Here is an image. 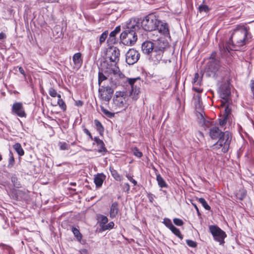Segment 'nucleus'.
<instances>
[{"label": "nucleus", "mask_w": 254, "mask_h": 254, "mask_svg": "<svg viewBox=\"0 0 254 254\" xmlns=\"http://www.w3.org/2000/svg\"><path fill=\"white\" fill-rule=\"evenodd\" d=\"M252 37L249 28L244 25H237L223 49L220 47V51L223 54L230 53V51H237V47H242L249 43Z\"/></svg>", "instance_id": "obj_1"}, {"label": "nucleus", "mask_w": 254, "mask_h": 254, "mask_svg": "<svg viewBox=\"0 0 254 254\" xmlns=\"http://www.w3.org/2000/svg\"><path fill=\"white\" fill-rule=\"evenodd\" d=\"M124 30L120 35L122 43L125 45H133L137 39V33L140 30V25L138 19L131 18L127 21Z\"/></svg>", "instance_id": "obj_2"}, {"label": "nucleus", "mask_w": 254, "mask_h": 254, "mask_svg": "<svg viewBox=\"0 0 254 254\" xmlns=\"http://www.w3.org/2000/svg\"><path fill=\"white\" fill-rule=\"evenodd\" d=\"M224 67L220 65L219 61L218 60H210L207 64L205 68L206 74L208 76L215 78L218 76H222V72Z\"/></svg>", "instance_id": "obj_3"}, {"label": "nucleus", "mask_w": 254, "mask_h": 254, "mask_svg": "<svg viewBox=\"0 0 254 254\" xmlns=\"http://www.w3.org/2000/svg\"><path fill=\"white\" fill-rule=\"evenodd\" d=\"M141 23V26L144 30L154 31L156 30L157 24L159 23V20L153 14H150L143 18Z\"/></svg>", "instance_id": "obj_4"}, {"label": "nucleus", "mask_w": 254, "mask_h": 254, "mask_svg": "<svg viewBox=\"0 0 254 254\" xmlns=\"http://www.w3.org/2000/svg\"><path fill=\"white\" fill-rule=\"evenodd\" d=\"M110 85L114 89L121 83V79L124 77V75L121 73L118 67L115 66L111 68L110 70Z\"/></svg>", "instance_id": "obj_5"}, {"label": "nucleus", "mask_w": 254, "mask_h": 254, "mask_svg": "<svg viewBox=\"0 0 254 254\" xmlns=\"http://www.w3.org/2000/svg\"><path fill=\"white\" fill-rule=\"evenodd\" d=\"M209 230L215 241L219 242L220 245L224 243V240L226 237L225 232L216 225H210Z\"/></svg>", "instance_id": "obj_6"}, {"label": "nucleus", "mask_w": 254, "mask_h": 254, "mask_svg": "<svg viewBox=\"0 0 254 254\" xmlns=\"http://www.w3.org/2000/svg\"><path fill=\"white\" fill-rule=\"evenodd\" d=\"M99 96L103 100L109 102L111 99L114 89L109 86H102L98 89Z\"/></svg>", "instance_id": "obj_7"}, {"label": "nucleus", "mask_w": 254, "mask_h": 254, "mask_svg": "<svg viewBox=\"0 0 254 254\" xmlns=\"http://www.w3.org/2000/svg\"><path fill=\"white\" fill-rule=\"evenodd\" d=\"M140 80V78L139 77L134 78L127 79L128 83L131 87L129 96L131 97L134 100H136L138 99V95L140 93V88L137 86V84H135L138 80Z\"/></svg>", "instance_id": "obj_8"}, {"label": "nucleus", "mask_w": 254, "mask_h": 254, "mask_svg": "<svg viewBox=\"0 0 254 254\" xmlns=\"http://www.w3.org/2000/svg\"><path fill=\"white\" fill-rule=\"evenodd\" d=\"M120 51L119 49L116 47L109 48L107 51L106 57L109 59L110 62L117 64L120 60Z\"/></svg>", "instance_id": "obj_9"}, {"label": "nucleus", "mask_w": 254, "mask_h": 254, "mask_svg": "<svg viewBox=\"0 0 254 254\" xmlns=\"http://www.w3.org/2000/svg\"><path fill=\"white\" fill-rule=\"evenodd\" d=\"M139 58V53L134 49H130L126 54V61L129 65H132L136 63Z\"/></svg>", "instance_id": "obj_10"}, {"label": "nucleus", "mask_w": 254, "mask_h": 254, "mask_svg": "<svg viewBox=\"0 0 254 254\" xmlns=\"http://www.w3.org/2000/svg\"><path fill=\"white\" fill-rule=\"evenodd\" d=\"M163 53V48L156 47L150 53L149 59L155 64H158L161 60Z\"/></svg>", "instance_id": "obj_11"}, {"label": "nucleus", "mask_w": 254, "mask_h": 254, "mask_svg": "<svg viewBox=\"0 0 254 254\" xmlns=\"http://www.w3.org/2000/svg\"><path fill=\"white\" fill-rule=\"evenodd\" d=\"M127 100L124 97V94L121 92H117L113 98V103L119 108H123L126 106Z\"/></svg>", "instance_id": "obj_12"}, {"label": "nucleus", "mask_w": 254, "mask_h": 254, "mask_svg": "<svg viewBox=\"0 0 254 254\" xmlns=\"http://www.w3.org/2000/svg\"><path fill=\"white\" fill-rule=\"evenodd\" d=\"M12 111L20 117H24L26 116L23 104L21 102H16L14 103L12 107Z\"/></svg>", "instance_id": "obj_13"}, {"label": "nucleus", "mask_w": 254, "mask_h": 254, "mask_svg": "<svg viewBox=\"0 0 254 254\" xmlns=\"http://www.w3.org/2000/svg\"><path fill=\"white\" fill-rule=\"evenodd\" d=\"M154 44L151 41L144 42L141 45V50L144 54L149 55L156 48Z\"/></svg>", "instance_id": "obj_14"}, {"label": "nucleus", "mask_w": 254, "mask_h": 254, "mask_svg": "<svg viewBox=\"0 0 254 254\" xmlns=\"http://www.w3.org/2000/svg\"><path fill=\"white\" fill-rule=\"evenodd\" d=\"M231 94L230 87L227 85H223L220 88V96L225 102L228 101Z\"/></svg>", "instance_id": "obj_15"}, {"label": "nucleus", "mask_w": 254, "mask_h": 254, "mask_svg": "<svg viewBox=\"0 0 254 254\" xmlns=\"http://www.w3.org/2000/svg\"><path fill=\"white\" fill-rule=\"evenodd\" d=\"M158 31L165 37H170V32L168 24L159 20V23L157 24L156 28Z\"/></svg>", "instance_id": "obj_16"}, {"label": "nucleus", "mask_w": 254, "mask_h": 254, "mask_svg": "<svg viewBox=\"0 0 254 254\" xmlns=\"http://www.w3.org/2000/svg\"><path fill=\"white\" fill-rule=\"evenodd\" d=\"M111 67L107 68V69L104 70L103 68L99 69L98 72V85L101 87V83L107 79V76H109L110 70Z\"/></svg>", "instance_id": "obj_17"}, {"label": "nucleus", "mask_w": 254, "mask_h": 254, "mask_svg": "<svg viewBox=\"0 0 254 254\" xmlns=\"http://www.w3.org/2000/svg\"><path fill=\"white\" fill-rule=\"evenodd\" d=\"M72 61L74 63L73 68L78 70L82 65L83 61L81 59L80 53H75L72 57Z\"/></svg>", "instance_id": "obj_18"}, {"label": "nucleus", "mask_w": 254, "mask_h": 254, "mask_svg": "<svg viewBox=\"0 0 254 254\" xmlns=\"http://www.w3.org/2000/svg\"><path fill=\"white\" fill-rule=\"evenodd\" d=\"M222 132L218 127H212L209 130V135L213 139H216L220 138Z\"/></svg>", "instance_id": "obj_19"}, {"label": "nucleus", "mask_w": 254, "mask_h": 254, "mask_svg": "<svg viewBox=\"0 0 254 254\" xmlns=\"http://www.w3.org/2000/svg\"><path fill=\"white\" fill-rule=\"evenodd\" d=\"M232 138L231 133L229 131L222 132L218 141L216 143H231Z\"/></svg>", "instance_id": "obj_20"}, {"label": "nucleus", "mask_w": 254, "mask_h": 254, "mask_svg": "<svg viewBox=\"0 0 254 254\" xmlns=\"http://www.w3.org/2000/svg\"><path fill=\"white\" fill-rule=\"evenodd\" d=\"M106 176L103 174H98L94 177V182L96 187L100 188L105 179Z\"/></svg>", "instance_id": "obj_21"}, {"label": "nucleus", "mask_w": 254, "mask_h": 254, "mask_svg": "<svg viewBox=\"0 0 254 254\" xmlns=\"http://www.w3.org/2000/svg\"><path fill=\"white\" fill-rule=\"evenodd\" d=\"M118 203L114 202L112 204L110 210V217L114 218L116 217L119 212Z\"/></svg>", "instance_id": "obj_22"}, {"label": "nucleus", "mask_w": 254, "mask_h": 254, "mask_svg": "<svg viewBox=\"0 0 254 254\" xmlns=\"http://www.w3.org/2000/svg\"><path fill=\"white\" fill-rule=\"evenodd\" d=\"M229 144H214L212 147L213 149L222 148L221 151L222 152L225 153L226 152L229 148Z\"/></svg>", "instance_id": "obj_23"}, {"label": "nucleus", "mask_w": 254, "mask_h": 254, "mask_svg": "<svg viewBox=\"0 0 254 254\" xmlns=\"http://www.w3.org/2000/svg\"><path fill=\"white\" fill-rule=\"evenodd\" d=\"M121 31V27L120 26H118L115 28L114 30L112 31L109 35V40H111V41H114L115 40V36L118 33L120 32Z\"/></svg>", "instance_id": "obj_24"}, {"label": "nucleus", "mask_w": 254, "mask_h": 254, "mask_svg": "<svg viewBox=\"0 0 254 254\" xmlns=\"http://www.w3.org/2000/svg\"><path fill=\"white\" fill-rule=\"evenodd\" d=\"M94 124L99 134L100 135H102L104 132V128L101 122L99 120L96 119L94 120Z\"/></svg>", "instance_id": "obj_25"}, {"label": "nucleus", "mask_w": 254, "mask_h": 254, "mask_svg": "<svg viewBox=\"0 0 254 254\" xmlns=\"http://www.w3.org/2000/svg\"><path fill=\"white\" fill-rule=\"evenodd\" d=\"M156 180L158 182V184L161 188H167L168 186L163 178L160 176V174L157 175Z\"/></svg>", "instance_id": "obj_26"}, {"label": "nucleus", "mask_w": 254, "mask_h": 254, "mask_svg": "<svg viewBox=\"0 0 254 254\" xmlns=\"http://www.w3.org/2000/svg\"><path fill=\"white\" fill-rule=\"evenodd\" d=\"M202 80V77H199L198 73H195L193 79V85H200Z\"/></svg>", "instance_id": "obj_27"}, {"label": "nucleus", "mask_w": 254, "mask_h": 254, "mask_svg": "<svg viewBox=\"0 0 254 254\" xmlns=\"http://www.w3.org/2000/svg\"><path fill=\"white\" fill-rule=\"evenodd\" d=\"M13 148L20 156H22L24 155V151L21 147L20 144H14L13 145Z\"/></svg>", "instance_id": "obj_28"}, {"label": "nucleus", "mask_w": 254, "mask_h": 254, "mask_svg": "<svg viewBox=\"0 0 254 254\" xmlns=\"http://www.w3.org/2000/svg\"><path fill=\"white\" fill-rule=\"evenodd\" d=\"M71 230L77 240L80 241L82 239V235L79 231L75 227H72Z\"/></svg>", "instance_id": "obj_29"}, {"label": "nucleus", "mask_w": 254, "mask_h": 254, "mask_svg": "<svg viewBox=\"0 0 254 254\" xmlns=\"http://www.w3.org/2000/svg\"><path fill=\"white\" fill-rule=\"evenodd\" d=\"M49 95L52 97H57L58 98H61V95L57 93V91L53 87H50L48 91Z\"/></svg>", "instance_id": "obj_30"}, {"label": "nucleus", "mask_w": 254, "mask_h": 254, "mask_svg": "<svg viewBox=\"0 0 254 254\" xmlns=\"http://www.w3.org/2000/svg\"><path fill=\"white\" fill-rule=\"evenodd\" d=\"M110 170L112 176L115 179L119 181L121 180V176L118 174L116 170L112 168H110Z\"/></svg>", "instance_id": "obj_31"}, {"label": "nucleus", "mask_w": 254, "mask_h": 254, "mask_svg": "<svg viewBox=\"0 0 254 254\" xmlns=\"http://www.w3.org/2000/svg\"><path fill=\"white\" fill-rule=\"evenodd\" d=\"M170 230L178 237L181 239H183V236L181 235L180 230L174 226Z\"/></svg>", "instance_id": "obj_32"}, {"label": "nucleus", "mask_w": 254, "mask_h": 254, "mask_svg": "<svg viewBox=\"0 0 254 254\" xmlns=\"http://www.w3.org/2000/svg\"><path fill=\"white\" fill-rule=\"evenodd\" d=\"M198 201L202 204L206 210H209L210 209V207L208 205L206 200L203 198H199L198 199Z\"/></svg>", "instance_id": "obj_33"}, {"label": "nucleus", "mask_w": 254, "mask_h": 254, "mask_svg": "<svg viewBox=\"0 0 254 254\" xmlns=\"http://www.w3.org/2000/svg\"><path fill=\"white\" fill-rule=\"evenodd\" d=\"M101 109L103 114L105 115H106L107 117L111 118L114 116V113H113L109 111L108 110L105 109L104 107H101Z\"/></svg>", "instance_id": "obj_34"}, {"label": "nucleus", "mask_w": 254, "mask_h": 254, "mask_svg": "<svg viewBox=\"0 0 254 254\" xmlns=\"http://www.w3.org/2000/svg\"><path fill=\"white\" fill-rule=\"evenodd\" d=\"M57 104L63 111L66 110V105H65L64 102V100L61 98H58V101Z\"/></svg>", "instance_id": "obj_35"}, {"label": "nucleus", "mask_w": 254, "mask_h": 254, "mask_svg": "<svg viewBox=\"0 0 254 254\" xmlns=\"http://www.w3.org/2000/svg\"><path fill=\"white\" fill-rule=\"evenodd\" d=\"M199 11L200 12H204L207 13L209 10L210 8L206 5L201 4L198 7Z\"/></svg>", "instance_id": "obj_36"}, {"label": "nucleus", "mask_w": 254, "mask_h": 254, "mask_svg": "<svg viewBox=\"0 0 254 254\" xmlns=\"http://www.w3.org/2000/svg\"><path fill=\"white\" fill-rule=\"evenodd\" d=\"M163 223L164 224V225L167 227L168 228L171 229L173 226H174L171 221V220L169 218H165L163 220Z\"/></svg>", "instance_id": "obj_37"}, {"label": "nucleus", "mask_w": 254, "mask_h": 254, "mask_svg": "<svg viewBox=\"0 0 254 254\" xmlns=\"http://www.w3.org/2000/svg\"><path fill=\"white\" fill-rule=\"evenodd\" d=\"M114 223L113 222H110L107 225H105L104 226H101V229L103 231H105L107 230L112 229L114 227Z\"/></svg>", "instance_id": "obj_38"}, {"label": "nucleus", "mask_w": 254, "mask_h": 254, "mask_svg": "<svg viewBox=\"0 0 254 254\" xmlns=\"http://www.w3.org/2000/svg\"><path fill=\"white\" fill-rule=\"evenodd\" d=\"M108 35V32L107 31L104 32L100 36L99 41L100 44H102L104 42L106 39L107 38Z\"/></svg>", "instance_id": "obj_39"}, {"label": "nucleus", "mask_w": 254, "mask_h": 254, "mask_svg": "<svg viewBox=\"0 0 254 254\" xmlns=\"http://www.w3.org/2000/svg\"><path fill=\"white\" fill-rule=\"evenodd\" d=\"M108 219L106 216L104 215H101L100 216V225L101 226L105 225L108 222Z\"/></svg>", "instance_id": "obj_40"}, {"label": "nucleus", "mask_w": 254, "mask_h": 254, "mask_svg": "<svg viewBox=\"0 0 254 254\" xmlns=\"http://www.w3.org/2000/svg\"><path fill=\"white\" fill-rule=\"evenodd\" d=\"M133 154L137 157H141L142 156V153L139 151L137 148H134L132 149Z\"/></svg>", "instance_id": "obj_41"}, {"label": "nucleus", "mask_w": 254, "mask_h": 254, "mask_svg": "<svg viewBox=\"0 0 254 254\" xmlns=\"http://www.w3.org/2000/svg\"><path fill=\"white\" fill-rule=\"evenodd\" d=\"M200 96L199 95H197L194 99V104H195L196 108L200 107Z\"/></svg>", "instance_id": "obj_42"}, {"label": "nucleus", "mask_w": 254, "mask_h": 254, "mask_svg": "<svg viewBox=\"0 0 254 254\" xmlns=\"http://www.w3.org/2000/svg\"><path fill=\"white\" fill-rule=\"evenodd\" d=\"M9 163L8 166H13L14 162V158L13 154L11 152H9Z\"/></svg>", "instance_id": "obj_43"}, {"label": "nucleus", "mask_w": 254, "mask_h": 254, "mask_svg": "<svg viewBox=\"0 0 254 254\" xmlns=\"http://www.w3.org/2000/svg\"><path fill=\"white\" fill-rule=\"evenodd\" d=\"M173 222L174 224L177 226H182L184 224L183 221L179 218H174L173 219Z\"/></svg>", "instance_id": "obj_44"}, {"label": "nucleus", "mask_w": 254, "mask_h": 254, "mask_svg": "<svg viewBox=\"0 0 254 254\" xmlns=\"http://www.w3.org/2000/svg\"><path fill=\"white\" fill-rule=\"evenodd\" d=\"M186 242L187 245L190 247L195 248L196 246V243L193 241L187 240Z\"/></svg>", "instance_id": "obj_45"}, {"label": "nucleus", "mask_w": 254, "mask_h": 254, "mask_svg": "<svg viewBox=\"0 0 254 254\" xmlns=\"http://www.w3.org/2000/svg\"><path fill=\"white\" fill-rule=\"evenodd\" d=\"M200 85H193L192 89L197 93H200L202 91V89L198 86Z\"/></svg>", "instance_id": "obj_46"}, {"label": "nucleus", "mask_w": 254, "mask_h": 254, "mask_svg": "<svg viewBox=\"0 0 254 254\" xmlns=\"http://www.w3.org/2000/svg\"><path fill=\"white\" fill-rule=\"evenodd\" d=\"M250 86L251 92L253 95V98L254 99V80H251Z\"/></svg>", "instance_id": "obj_47"}, {"label": "nucleus", "mask_w": 254, "mask_h": 254, "mask_svg": "<svg viewBox=\"0 0 254 254\" xmlns=\"http://www.w3.org/2000/svg\"><path fill=\"white\" fill-rule=\"evenodd\" d=\"M60 148L62 150H64L68 149V144H60Z\"/></svg>", "instance_id": "obj_48"}, {"label": "nucleus", "mask_w": 254, "mask_h": 254, "mask_svg": "<svg viewBox=\"0 0 254 254\" xmlns=\"http://www.w3.org/2000/svg\"><path fill=\"white\" fill-rule=\"evenodd\" d=\"M227 118L226 117H225L223 119H221L219 121V124L221 126H223L225 125L227 122Z\"/></svg>", "instance_id": "obj_49"}, {"label": "nucleus", "mask_w": 254, "mask_h": 254, "mask_svg": "<svg viewBox=\"0 0 254 254\" xmlns=\"http://www.w3.org/2000/svg\"><path fill=\"white\" fill-rule=\"evenodd\" d=\"M231 109L228 107H226L225 109V117L228 118V116L231 113Z\"/></svg>", "instance_id": "obj_50"}, {"label": "nucleus", "mask_w": 254, "mask_h": 254, "mask_svg": "<svg viewBox=\"0 0 254 254\" xmlns=\"http://www.w3.org/2000/svg\"><path fill=\"white\" fill-rule=\"evenodd\" d=\"M127 177L131 182H132L134 186H135L137 184V182L135 180L133 179L132 177H131L129 175H127Z\"/></svg>", "instance_id": "obj_51"}, {"label": "nucleus", "mask_w": 254, "mask_h": 254, "mask_svg": "<svg viewBox=\"0 0 254 254\" xmlns=\"http://www.w3.org/2000/svg\"><path fill=\"white\" fill-rule=\"evenodd\" d=\"M83 131H84V133H85L87 135H88L89 136L90 138L92 139V135H91V133L90 132V131L87 129L84 128L83 129Z\"/></svg>", "instance_id": "obj_52"}, {"label": "nucleus", "mask_w": 254, "mask_h": 254, "mask_svg": "<svg viewBox=\"0 0 254 254\" xmlns=\"http://www.w3.org/2000/svg\"><path fill=\"white\" fill-rule=\"evenodd\" d=\"M75 105L78 107H81L83 105V102L80 100L76 101Z\"/></svg>", "instance_id": "obj_53"}, {"label": "nucleus", "mask_w": 254, "mask_h": 254, "mask_svg": "<svg viewBox=\"0 0 254 254\" xmlns=\"http://www.w3.org/2000/svg\"><path fill=\"white\" fill-rule=\"evenodd\" d=\"M18 70H19V71L22 74H23L25 77L26 76V74H25V71H24L23 68L22 67H19V68H18Z\"/></svg>", "instance_id": "obj_54"}, {"label": "nucleus", "mask_w": 254, "mask_h": 254, "mask_svg": "<svg viewBox=\"0 0 254 254\" xmlns=\"http://www.w3.org/2000/svg\"><path fill=\"white\" fill-rule=\"evenodd\" d=\"M107 151L106 148L103 145L101 146V149H99L98 151L101 153L105 152Z\"/></svg>", "instance_id": "obj_55"}, {"label": "nucleus", "mask_w": 254, "mask_h": 254, "mask_svg": "<svg viewBox=\"0 0 254 254\" xmlns=\"http://www.w3.org/2000/svg\"><path fill=\"white\" fill-rule=\"evenodd\" d=\"M6 38V35L2 32L0 33V40L4 39Z\"/></svg>", "instance_id": "obj_56"}, {"label": "nucleus", "mask_w": 254, "mask_h": 254, "mask_svg": "<svg viewBox=\"0 0 254 254\" xmlns=\"http://www.w3.org/2000/svg\"><path fill=\"white\" fill-rule=\"evenodd\" d=\"M216 53H215V52L212 53L211 54V56H210L211 60H216V59H215V56H216Z\"/></svg>", "instance_id": "obj_57"}, {"label": "nucleus", "mask_w": 254, "mask_h": 254, "mask_svg": "<svg viewBox=\"0 0 254 254\" xmlns=\"http://www.w3.org/2000/svg\"><path fill=\"white\" fill-rule=\"evenodd\" d=\"M125 185H126V187H127V190H129V188H130V187H129V184H128V183H126V184H125Z\"/></svg>", "instance_id": "obj_58"}, {"label": "nucleus", "mask_w": 254, "mask_h": 254, "mask_svg": "<svg viewBox=\"0 0 254 254\" xmlns=\"http://www.w3.org/2000/svg\"><path fill=\"white\" fill-rule=\"evenodd\" d=\"M94 139H95V141H96V143H99V142L97 140V137H95ZM99 143H103V142L102 140H99Z\"/></svg>", "instance_id": "obj_59"}, {"label": "nucleus", "mask_w": 254, "mask_h": 254, "mask_svg": "<svg viewBox=\"0 0 254 254\" xmlns=\"http://www.w3.org/2000/svg\"><path fill=\"white\" fill-rule=\"evenodd\" d=\"M193 205H194L195 209L196 210V211H197V212L199 213V210H198V208H197V206L194 204H193Z\"/></svg>", "instance_id": "obj_60"}, {"label": "nucleus", "mask_w": 254, "mask_h": 254, "mask_svg": "<svg viewBox=\"0 0 254 254\" xmlns=\"http://www.w3.org/2000/svg\"><path fill=\"white\" fill-rule=\"evenodd\" d=\"M200 116L202 117V120H203V121H204V118H203V117L202 114H201V113H200Z\"/></svg>", "instance_id": "obj_61"}, {"label": "nucleus", "mask_w": 254, "mask_h": 254, "mask_svg": "<svg viewBox=\"0 0 254 254\" xmlns=\"http://www.w3.org/2000/svg\"><path fill=\"white\" fill-rule=\"evenodd\" d=\"M71 185H76V183H71Z\"/></svg>", "instance_id": "obj_62"}, {"label": "nucleus", "mask_w": 254, "mask_h": 254, "mask_svg": "<svg viewBox=\"0 0 254 254\" xmlns=\"http://www.w3.org/2000/svg\"><path fill=\"white\" fill-rule=\"evenodd\" d=\"M2 159V157L1 156H0V161Z\"/></svg>", "instance_id": "obj_63"}]
</instances>
